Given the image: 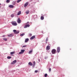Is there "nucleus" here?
Instances as JSON below:
<instances>
[{
	"instance_id": "9b49d317",
	"label": "nucleus",
	"mask_w": 77,
	"mask_h": 77,
	"mask_svg": "<svg viewBox=\"0 0 77 77\" xmlns=\"http://www.w3.org/2000/svg\"><path fill=\"white\" fill-rule=\"evenodd\" d=\"M8 7L10 8H14V6L12 5H10Z\"/></svg>"
},
{
	"instance_id": "7ed1b4c3",
	"label": "nucleus",
	"mask_w": 77,
	"mask_h": 77,
	"mask_svg": "<svg viewBox=\"0 0 77 77\" xmlns=\"http://www.w3.org/2000/svg\"><path fill=\"white\" fill-rule=\"evenodd\" d=\"M13 32H14V33L15 34H18V33H19V31H17L16 30H14Z\"/></svg>"
},
{
	"instance_id": "393cba45",
	"label": "nucleus",
	"mask_w": 77,
	"mask_h": 77,
	"mask_svg": "<svg viewBox=\"0 0 77 77\" xmlns=\"http://www.w3.org/2000/svg\"><path fill=\"white\" fill-rule=\"evenodd\" d=\"M13 5H15V2H13Z\"/></svg>"
},
{
	"instance_id": "4be33fe9",
	"label": "nucleus",
	"mask_w": 77,
	"mask_h": 77,
	"mask_svg": "<svg viewBox=\"0 0 77 77\" xmlns=\"http://www.w3.org/2000/svg\"><path fill=\"white\" fill-rule=\"evenodd\" d=\"M29 11H26V14H29Z\"/></svg>"
},
{
	"instance_id": "f257e3e1",
	"label": "nucleus",
	"mask_w": 77,
	"mask_h": 77,
	"mask_svg": "<svg viewBox=\"0 0 77 77\" xmlns=\"http://www.w3.org/2000/svg\"><path fill=\"white\" fill-rule=\"evenodd\" d=\"M11 24H12V25H13V26H17V22H16V21L11 22Z\"/></svg>"
},
{
	"instance_id": "2f4dec72",
	"label": "nucleus",
	"mask_w": 77,
	"mask_h": 77,
	"mask_svg": "<svg viewBox=\"0 0 77 77\" xmlns=\"http://www.w3.org/2000/svg\"><path fill=\"white\" fill-rule=\"evenodd\" d=\"M23 48H24V47H26V45H24V46H23Z\"/></svg>"
},
{
	"instance_id": "ddd939ff",
	"label": "nucleus",
	"mask_w": 77,
	"mask_h": 77,
	"mask_svg": "<svg viewBox=\"0 0 77 77\" xmlns=\"http://www.w3.org/2000/svg\"><path fill=\"white\" fill-rule=\"evenodd\" d=\"M50 46H48L47 47H46V50H50Z\"/></svg>"
},
{
	"instance_id": "2eb2a0df",
	"label": "nucleus",
	"mask_w": 77,
	"mask_h": 77,
	"mask_svg": "<svg viewBox=\"0 0 77 77\" xmlns=\"http://www.w3.org/2000/svg\"><path fill=\"white\" fill-rule=\"evenodd\" d=\"M28 64L29 65H30V66H32L33 65V63H31V62H29Z\"/></svg>"
},
{
	"instance_id": "4c0bfd02",
	"label": "nucleus",
	"mask_w": 77,
	"mask_h": 77,
	"mask_svg": "<svg viewBox=\"0 0 77 77\" xmlns=\"http://www.w3.org/2000/svg\"><path fill=\"white\" fill-rule=\"evenodd\" d=\"M0 5H1V3H0Z\"/></svg>"
},
{
	"instance_id": "9d476101",
	"label": "nucleus",
	"mask_w": 77,
	"mask_h": 77,
	"mask_svg": "<svg viewBox=\"0 0 77 77\" xmlns=\"http://www.w3.org/2000/svg\"><path fill=\"white\" fill-rule=\"evenodd\" d=\"M35 36L33 35L30 38V39L31 40H33V39H35Z\"/></svg>"
},
{
	"instance_id": "6e6552de",
	"label": "nucleus",
	"mask_w": 77,
	"mask_h": 77,
	"mask_svg": "<svg viewBox=\"0 0 77 77\" xmlns=\"http://www.w3.org/2000/svg\"><path fill=\"white\" fill-rule=\"evenodd\" d=\"M28 5H29V3L28 2H26L24 5V7H25V8H26V7Z\"/></svg>"
},
{
	"instance_id": "c756f323",
	"label": "nucleus",
	"mask_w": 77,
	"mask_h": 77,
	"mask_svg": "<svg viewBox=\"0 0 77 77\" xmlns=\"http://www.w3.org/2000/svg\"><path fill=\"white\" fill-rule=\"evenodd\" d=\"M51 70V68H50L49 69V71L50 72Z\"/></svg>"
},
{
	"instance_id": "cd10ccee",
	"label": "nucleus",
	"mask_w": 77,
	"mask_h": 77,
	"mask_svg": "<svg viewBox=\"0 0 77 77\" xmlns=\"http://www.w3.org/2000/svg\"><path fill=\"white\" fill-rule=\"evenodd\" d=\"M11 17H14V14H12L11 15Z\"/></svg>"
},
{
	"instance_id": "0eeeda50",
	"label": "nucleus",
	"mask_w": 77,
	"mask_h": 77,
	"mask_svg": "<svg viewBox=\"0 0 77 77\" xmlns=\"http://www.w3.org/2000/svg\"><path fill=\"white\" fill-rule=\"evenodd\" d=\"M60 48L58 47L57 48V53H59L60 52Z\"/></svg>"
},
{
	"instance_id": "20e7f679",
	"label": "nucleus",
	"mask_w": 77,
	"mask_h": 77,
	"mask_svg": "<svg viewBox=\"0 0 77 77\" xmlns=\"http://www.w3.org/2000/svg\"><path fill=\"white\" fill-rule=\"evenodd\" d=\"M25 51V50H21V52H19V54H23L24 52Z\"/></svg>"
},
{
	"instance_id": "b1692460",
	"label": "nucleus",
	"mask_w": 77,
	"mask_h": 77,
	"mask_svg": "<svg viewBox=\"0 0 77 77\" xmlns=\"http://www.w3.org/2000/svg\"><path fill=\"white\" fill-rule=\"evenodd\" d=\"M36 63H35V61H33V66H35V65Z\"/></svg>"
},
{
	"instance_id": "39448f33",
	"label": "nucleus",
	"mask_w": 77,
	"mask_h": 77,
	"mask_svg": "<svg viewBox=\"0 0 77 77\" xmlns=\"http://www.w3.org/2000/svg\"><path fill=\"white\" fill-rule=\"evenodd\" d=\"M14 36V34L13 33H11L9 35H8L7 36L8 37H12Z\"/></svg>"
},
{
	"instance_id": "412c9836",
	"label": "nucleus",
	"mask_w": 77,
	"mask_h": 77,
	"mask_svg": "<svg viewBox=\"0 0 77 77\" xmlns=\"http://www.w3.org/2000/svg\"><path fill=\"white\" fill-rule=\"evenodd\" d=\"M24 35H25V34L23 33V34H21L20 35L21 36H24Z\"/></svg>"
},
{
	"instance_id": "5701e85b",
	"label": "nucleus",
	"mask_w": 77,
	"mask_h": 77,
	"mask_svg": "<svg viewBox=\"0 0 77 77\" xmlns=\"http://www.w3.org/2000/svg\"><path fill=\"white\" fill-rule=\"evenodd\" d=\"M21 0H18L17 1V3H20V2H21Z\"/></svg>"
},
{
	"instance_id": "c85d7f7f",
	"label": "nucleus",
	"mask_w": 77,
	"mask_h": 77,
	"mask_svg": "<svg viewBox=\"0 0 77 77\" xmlns=\"http://www.w3.org/2000/svg\"><path fill=\"white\" fill-rule=\"evenodd\" d=\"M45 77H47V73H46L45 75Z\"/></svg>"
},
{
	"instance_id": "f03ea898",
	"label": "nucleus",
	"mask_w": 77,
	"mask_h": 77,
	"mask_svg": "<svg viewBox=\"0 0 77 77\" xmlns=\"http://www.w3.org/2000/svg\"><path fill=\"white\" fill-rule=\"evenodd\" d=\"M51 53L53 54H56V50L54 49H53L51 50Z\"/></svg>"
},
{
	"instance_id": "f704fd0d",
	"label": "nucleus",
	"mask_w": 77,
	"mask_h": 77,
	"mask_svg": "<svg viewBox=\"0 0 77 77\" xmlns=\"http://www.w3.org/2000/svg\"><path fill=\"white\" fill-rule=\"evenodd\" d=\"M5 35H3V36H2V37H5Z\"/></svg>"
},
{
	"instance_id": "423d86ee",
	"label": "nucleus",
	"mask_w": 77,
	"mask_h": 77,
	"mask_svg": "<svg viewBox=\"0 0 77 77\" xmlns=\"http://www.w3.org/2000/svg\"><path fill=\"white\" fill-rule=\"evenodd\" d=\"M16 62H17V60H14L11 63L12 65H14V64H15V63H16Z\"/></svg>"
},
{
	"instance_id": "e433bc0d",
	"label": "nucleus",
	"mask_w": 77,
	"mask_h": 77,
	"mask_svg": "<svg viewBox=\"0 0 77 77\" xmlns=\"http://www.w3.org/2000/svg\"><path fill=\"white\" fill-rule=\"evenodd\" d=\"M46 42V44H47V42Z\"/></svg>"
},
{
	"instance_id": "1a4fd4ad",
	"label": "nucleus",
	"mask_w": 77,
	"mask_h": 77,
	"mask_svg": "<svg viewBox=\"0 0 77 77\" xmlns=\"http://www.w3.org/2000/svg\"><path fill=\"white\" fill-rule=\"evenodd\" d=\"M21 20H20V18H19L17 20V22L18 23H21Z\"/></svg>"
},
{
	"instance_id": "7c9ffc66",
	"label": "nucleus",
	"mask_w": 77,
	"mask_h": 77,
	"mask_svg": "<svg viewBox=\"0 0 77 77\" xmlns=\"http://www.w3.org/2000/svg\"><path fill=\"white\" fill-rule=\"evenodd\" d=\"M48 40V38H47L46 39V42H47V41Z\"/></svg>"
},
{
	"instance_id": "4468645a",
	"label": "nucleus",
	"mask_w": 77,
	"mask_h": 77,
	"mask_svg": "<svg viewBox=\"0 0 77 77\" xmlns=\"http://www.w3.org/2000/svg\"><path fill=\"white\" fill-rule=\"evenodd\" d=\"M29 38H26L25 40V42H28V41H29Z\"/></svg>"
},
{
	"instance_id": "72a5a7b5",
	"label": "nucleus",
	"mask_w": 77,
	"mask_h": 77,
	"mask_svg": "<svg viewBox=\"0 0 77 77\" xmlns=\"http://www.w3.org/2000/svg\"><path fill=\"white\" fill-rule=\"evenodd\" d=\"M29 36H32V34H29Z\"/></svg>"
},
{
	"instance_id": "f3484780",
	"label": "nucleus",
	"mask_w": 77,
	"mask_h": 77,
	"mask_svg": "<svg viewBox=\"0 0 77 77\" xmlns=\"http://www.w3.org/2000/svg\"><path fill=\"white\" fill-rule=\"evenodd\" d=\"M32 51H33V50L32 49L31 51H29V52H28L29 54H30V53H32Z\"/></svg>"
},
{
	"instance_id": "a211bd4d",
	"label": "nucleus",
	"mask_w": 77,
	"mask_h": 77,
	"mask_svg": "<svg viewBox=\"0 0 77 77\" xmlns=\"http://www.w3.org/2000/svg\"><path fill=\"white\" fill-rule=\"evenodd\" d=\"M15 51L11 52L10 53L11 54H14V53H15Z\"/></svg>"
},
{
	"instance_id": "dca6fc26",
	"label": "nucleus",
	"mask_w": 77,
	"mask_h": 77,
	"mask_svg": "<svg viewBox=\"0 0 77 77\" xmlns=\"http://www.w3.org/2000/svg\"><path fill=\"white\" fill-rule=\"evenodd\" d=\"M21 14V11H19L18 13L17 14V15H20V14Z\"/></svg>"
},
{
	"instance_id": "473e14b6",
	"label": "nucleus",
	"mask_w": 77,
	"mask_h": 77,
	"mask_svg": "<svg viewBox=\"0 0 77 77\" xmlns=\"http://www.w3.org/2000/svg\"><path fill=\"white\" fill-rule=\"evenodd\" d=\"M35 72L36 73V72H38V71L37 70H35Z\"/></svg>"
},
{
	"instance_id": "a878e982",
	"label": "nucleus",
	"mask_w": 77,
	"mask_h": 77,
	"mask_svg": "<svg viewBox=\"0 0 77 77\" xmlns=\"http://www.w3.org/2000/svg\"><path fill=\"white\" fill-rule=\"evenodd\" d=\"M3 39L4 41H7V39L6 38H4Z\"/></svg>"
},
{
	"instance_id": "f8f14e48",
	"label": "nucleus",
	"mask_w": 77,
	"mask_h": 77,
	"mask_svg": "<svg viewBox=\"0 0 77 77\" xmlns=\"http://www.w3.org/2000/svg\"><path fill=\"white\" fill-rule=\"evenodd\" d=\"M30 26V25L29 24H27L25 25V26H24V28H27V27H29Z\"/></svg>"
},
{
	"instance_id": "bb28decb",
	"label": "nucleus",
	"mask_w": 77,
	"mask_h": 77,
	"mask_svg": "<svg viewBox=\"0 0 77 77\" xmlns=\"http://www.w3.org/2000/svg\"><path fill=\"white\" fill-rule=\"evenodd\" d=\"M7 3H9L10 2V0H7L6 1Z\"/></svg>"
},
{
	"instance_id": "c9c22d12",
	"label": "nucleus",
	"mask_w": 77,
	"mask_h": 77,
	"mask_svg": "<svg viewBox=\"0 0 77 77\" xmlns=\"http://www.w3.org/2000/svg\"><path fill=\"white\" fill-rule=\"evenodd\" d=\"M38 61L39 62H40V59H38Z\"/></svg>"
},
{
	"instance_id": "6ab92c4d",
	"label": "nucleus",
	"mask_w": 77,
	"mask_h": 77,
	"mask_svg": "<svg viewBox=\"0 0 77 77\" xmlns=\"http://www.w3.org/2000/svg\"><path fill=\"white\" fill-rule=\"evenodd\" d=\"M44 19V17L43 16H41V19L42 20H43Z\"/></svg>"
},
{
	"instance_id": "aec40b11",
	"label": "nucleus",
	"mask_w": 77,
	"mask_h": 77,
	"mask_svg": "<svg viewBox=\"0 0 77 77\" xmlns=\"http://www.w3.org/2000/svg\"><path fill=\"white\" fill-rule=\"evenodd\" d=\"M12 58V57L8 56L7 57V59H11Z\"/></svg>"
}]
</instances>
